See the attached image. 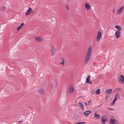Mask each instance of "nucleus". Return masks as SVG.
Instances as JSON below:
<instances>
[{
    "instance_id": "1",
    "label": "nucleus",
    "mask_w": 124,
    "mask_h": 124,
    "mask_svg": "<svg viewBox=\"0 0 124 124\" xmlns=\"http://www.w3.org/2000/svg\"><path fill=\"white\" fill-rule=\"evenodd\" d=\"M92 48L91 46H90L87 49L86 55L84 58V62L85 63H87L90 58L92 52Z\"/></svg>"
},
{
    "instance_id": "2",
    "label": "nucleus",
    "mask_w": 124,
    "mask_h": 124,
    "mask_svg": "<svg viewBox=\"0 0 124 124\" xmlns=\"http://www.w3.org/2000/svg\"><path fill=\"white\" fill-rule=\"evenodd\" d=\"M33 12L32 8L30 7H29L28 9L25 12V15H30V14L32 13Z\"/></svg>"
},
{
    "instance_id": "3",
    "label": "nucleus",
    "mask_w": 124,
    "mask_h": 124,
    "mask_svg": "<svg viewBox=\"0 0 124 124\" xmlns=\"http://www.w3.org/2000/svg\"><path fill=\"white\" fill-rule=\"evenodd\" d=\"M118 122L117 120L114 119H111L109 122L110 124H118Z\"/></svg>"
},
{
    "instance_id": "4",
    "label": "nucleus",
    "mask_w": 124,
    "mask_h": 124,
    "mask_svg": "<svg viewBox=\"0 0 124 124\" xmlns=\"http://www.w3.org/2000/svg\"><path fill=\"white\" fill-rule=\"evenodd\" d=\"M119 80L121 83L123 84L124 83V77L122 75H121L119 78Z\"/></svg>"
},
{
    "instance_id": "5",
    "label": "nucleus",
    "mask_w": 124,
    "mask_h": 124,
    "mask_svg": "<svg viewBox=\"0 0 124 124\" xmlns=\"http://www.w3.org/2000/svg\"><path fill=\"white\" fill-rule=\"evenodd\" d=\"M101 33L100 31H99L97 36L96 40L97 41H98L101 37Z\"/></svg>"
},
{
    "instance_id": "6",
    "label": "nucleus",
    "mask_w": 124,
    "mask_h": 124,
    "mask_svg": "<svg viewBox=\"0 0 124 124\" xmlns=\"http://www.w3.org/2000/svg\"><path fill=\"white\" fill-rule=\"evenodd\" d=\"M106 120V117L105 116H103L101 117V122L103 124H105Z\"/></svg>"
},
{
    "instance_id": "7",
    "label": "nucleus",
    "mask_w": 124,
    "mask_h": 124,
    "mask_svg": "<svg viewBox=\"0 0 124 124\" xmlns=\"http://www.w3.org/2000/svg\"><path fill=\"white\" fill-rule=\"evenodd\" d=\"M121 31L118 30L116 33V38L118 39L120 35Z\"/></svg>"
},
{
    "instance_id": "8",
    "label": "nucleus",
    "mask_w": 124,
    "mask_h": 124,
    "mask_svg": "<svg viewBox=\"0 0 124 124\" xmlns=\"http://www.w3.org/2000/svg\"><path fill=\"white\" fill-rule=\"evenodd\" d=\"M74 88L72 86L70 85L69 87L68 90L69 93H72L74 91Z\"/></svg>"
},
{
    "instance_id": "9",
    "label": "nucleus",
    "mask_w": 124,
    "mask_h": 124,
    "mask_svg": "<svg viewBox=\"0 0 124 124\" xmlns=\"http://www.w3.org/2000/svg\"><path fill=\"white\" fill-rule=\"evenodd\" d=\"M78 105L82 110L84 109V106L81 102H79V103L78 104Z\"/></svg>"
},
{
    "instance_id": "10",
    "label": "nucleus",
    "mask_w": 124,
    "mask_h": 124,
    "mask_svg": "<svg viewBox=\"0 0 124 124\" xmlns=\"http://www.w3.org/2000/svg\"><path fill=\"white\" fill-rule=\"evenodd\" d=\"M35 39L36 40L39 42H41L42 40V39L41 38L38 37H35Z\"/></svg>"
},
{
    "instance_id": "11",
    "label": "nucleus",
    "mask_w": 124,
    "mask_h": 124,
    "mask_svg": "<svg viewBox=\"0 0 124 124\" xmlns=\"http://www.w3.org/2000/svg\"><path fill=\"white\" fill-rule=\"evenodd\" d=\"M123 8L124 7L123 6L122 7L117 11V13L118 14H119L122 11Z\"/></svg>"
},
{
    "instance_id": "12",
    "label": "nucleus",
    "mask_w": 124,
    "mask_h": 124,
    "mask_svg": "<svg viewBox=\"0 0 124 124\" xmlns=\"http://www.w3.org/2000/svg\"><path fill=\"white\" fill-rule=\"evenodd\" d=\"M39 93L41 94H43L44 92V89H40L39 90Z\"/></svg>"
},
{
    "instance_id": "13",
    "label": "nucleus",
    "mask_w": 124,
    "mask_h": 124,
    "mask_svg": "<svg viewBox=\"0 0 124 124\" xmlns=\"http://www.w3.org/2000/svg\"><path fill=\"white\" fill-rule=\"evenodd\" d=\"M112 90L111 89H110L107 90L105 91V92L108 94H110L112 92Z\"/></svg>"
},
{
    "instance_id": "14",
    "label": "nucleus",
    "mask_w": 124,
    "mask_h": 124,
    "mask_svg": "<svg viewBox=\"0 0 124 124\" xmlns=\"http://www.w3.org/2000/svg\"><path fill=\"white\" fill-rule=\"evenodd\" d=\"M85 7L88 10H89L90 8V5L86 3L85 4Z\"/></svg>"
},
{
    "instance_id": "15",
    "label": "nucleus",
    "mask_w": 124,
    "mask_h": 124,
    "mask_svg": "<svg viewBox=\"0 0 124 124\" xmlns=\"http://www.w3.org/2000/svg\"><path fill=\"white\" fill-rule=\"evenodd\" d=\"M91 77V76L90 75H88L87 78H86V83H89V80L90 79V78Z\"/></svg>"
},
{
    "instance_id": "16",
    "label": "nucleus",
    "mask_w": 124,
    "mask_h": 124,
    "mask_svg": "<svg viewBox=\"0 0 124 124\" xmlns=\"http://www.w3.org/2000/svg\"><path fill=\"white\" fill-rule=\"evenodd\" d=\"M91 112L90 111H86L84 112V114L86 116H87Z\"/></svg>"
},
{
    "instance_id": "17",
    "label": "nucleus",
    "mask_w": 124,
    "mask_h": 124,
    "mask_svg": "<svg viewBox=\"0 0 124 124\" xmlns=\"http://www.w3.org/2000/svg\"><path fill=\"white\" fill-rule=\"evenodd\" d=\"M115 99L113 100V101L112 103L110 105L111 106L113 105L115 103V102L117 100V99L116 98V96H115Z\"/></svg>"
},
{
    "instance_id": "18",
    "label": "nucleus",
    "mask_w": 124,
    "mask_h": 124,
    "mask_svg": "<svg viewBox=\"0 0 124 124\" xmlns=\"http://www.w3.org/2000/svg\"><path fill=\"white\" fill-rule=\"evenodd\" d=\"M115 27L117 29H118L119 30H119L120 31H121L122 30V28L121 27L119 26L116 25L115 26Z\"/></svg>"
},
{
    "instance_id": "19",
    "label": "nucleus",
    "mask_w": 124,
    "mask_h": 124,
    "mask_svg": "<svg viewBox=\"0 0 124 124\" xmlns=\"http://www.w3.org/2000/svg\"><path fill=\"white\" fill-rule=\"evenodd\" d=\"M54 48L53 47V46H52L51 47V52L52 55H53L54 54Z\"/></svg>"
},
{
    "instance_id": "20",
    "label": "nucleus",
    "mask_w": 124,
    "mask_h": 124,
    "mask_svg": "<svg viewBox=\"0 0 124 124\" xmlns=\"http://www.w3.org/2000/svg\"><path fill=\"white\" fill-rule=\"evenodd\" d=\"M94 116L97 119H98L100 118L99 115L98 114H96L95 113L94 114Z\"/></svg>"
},
{
    "instance_id": "21",
    "label": "nucleus",
    "mask_w": 124,
    "mask_h": 124,
    "mask_svg": "<svg viewBox=\"0 0 124 124\" xmlns=\"http://www.w3.org/2000/svg\"><path fill=\"white\" fill-rule=\"evenodd\" d=\"M100 90L99 89H98L96 90L95 93L96 94H100Z\"/></svg>"
},
{
    "instance_id": "22",
    "label": "nucleus",
    "mask_w": 124,
    "mask_h": 124,
    "mask_svg": "<svg viewBox=\"0 0 124 124\" xmlns=\"http://www.w3.org/2000/svg\"><path fill=\"white\" fill-rule=\"evenodd\" d=\"M6 8V6L2 7L0 9V10L1 11H3L5 10Z\"/></svg>"
},
{
    "instance_id": "23",
    "label": "nucleus",
    "mask_w": 124,
    "mask_h": 124,
    "mask_svg": "<svg viewBox=\"0 0 124 124\" xmlns=\"http://www.w3.org/2000/svg\"><path fill=\"white\" fill-rule=\"evenodd\" d=\"M62 62H61L60 64L63 65H64L65 64L64 59L63 58H62Z\"/></svg>"
},
{
    "instance_id": "24",
    "label": "nucleus",
    "mask_w": 124,
    "mask_h": 124,
    "mask_svg": "<svg viewBox=\"0 0 124 124\" xmlns=\"http://www.w3.org/2000/svg\"><path fill=\"white\" fill-rule=\"evenodd\" d=\"M85 123V122H83L77 123H76V124H84Z\"/></svg>"
},
{
    "instance_id": "25",
    "label": "nucleus",
    "mask_w": 124,
    "mask_h": 124,
    "mask_svg": "<svg viewBox=\"0 0 124 124\" xmlns=\"http://www.w3.org/2000/svg\"><path fill=\"white\" fill-rule=\"evenodd\" d=\"M119 94L118 93H117L116 94V95L115 96H116V98H119L120 97V96L119 95Z\"/></svg>"
},
{
    "instance_id": "26",
    "label": "nucleus",
    "mask_w": 124,
    "mask_h": 124,
    "mask_svg": "<svg viewBox=\"0 0 124 124\" xmlns=\"http://www.w3.org/2000/svg\"><path fill=\"white\" fill-rule=\"evenodd\" d=\"M121 88H116V89H115L114 90V92H115V91H116V90H118V91H119V90H121Z\"/></svg>"
},
{
    "instance_id": "27",
    "label": "nucleus",
    "mask_w": 124,
    "mask_h": 124,
    "mask_svg": "<svg viewBox=\"0 0 124 124\" xmlns=\"http://www.w3.org/2000/svg\"><path fill=\"white\" fill-rule=\"evenodd\" d=\"M91 101L90 100L88 102V104H89V106L91 104Z\"/></svg>"
},
{
    "instance_id": "28",
    "label": "nucleus",
    "mask_w": 124,
    "mask_h": 124,
    "mask_svg": "<svg viewBox=\"0 0 124 124\" xmlns=\"http://www.w3.org/2000/svg\"><path fill=\"white\" fill-rule=\"evenodd\" d=\"M21 28L22 27L20 26L17 28V30L18 31L19 30L21 29Z\"/></svg>"
},
{
    "instance_id": "29",
    "label": "nucleus",
    "mask_w": 124,
    "mask_h": 124,
    "mask_svg": "<svg viewBox=\"0 0 124 124\" xmlns=\"http://www.w3.org/2000/svg\"><path fill=\"white\" fill-rule=\"evenodd\" d=\"M24 25V23H22L21 24L20 26L22 28V27H23V26Z\"/></svg>"
},
{
    "instance_id": "30",
    "label": "nucleus",
    "mask_w": 124,
    "mask_h": 124,
    "mask_svg": "<svg viewBox=\"0 0 124 124\" xmlns=\"http://www.w3.org/2000/svg\"><path fill=\"white\" fill-rule=\"evenodd\" d=\"M91 93H92L93 94H94V93H95V91L93 90L92 91Z\"/></svg>"
},
{
    "instance_id": "31",
    "label": "nucleus",
    "mask_w": 124,
    "mask_h": 124,
    "mask_svg": "<svg viewBox=\"0 0 124 124\" xmlns=\"http://www.w3.org/2000/svg\"><path fill=\"white\" fill-rule=\"evenodd\" d=\"M66 7L67 10H68L69 9V6L68 5H66Z\"/></svg>"
},
{
    "instance_id": "32",
    "label": "nucleus",
    "mask_w": 124,
    "mask_h": 124,
    "mask_svg": "<svg viewBox=\"0 0 124 124\" xmlns=\"http://www.w3.org/2000/svg\"><path fill=\"white\" fill-rule=\"evenodd\" d=\"M53 84H51L50 86H51V89H52L53 88Z\"/></svg>"
},
{
    "instance_id": "33",
    "label": "nucleus",
    "mask_w": 124,
    "mask_h": 124,
    "mask_svg": "<svg viewBox=\"0 0 124 124\" xmlns=\"http://www.w3.org/2000/svg\"><path fill=\"white\" fill-rule=\"evenodd\" d=\"M23 121H17V122H19V123H22V122H23Z\"/></svg>"
},
{
    "instance_id": "34",
    "label": "nucleus",
    "mask_w": 124,
    "mask_h": 124,
    "mask_svg": "<svg viewBox=\"0 0 124 124\" xmlns=\"http://www.w3.org/2000/svg\"><path fill=\"white\" fill-rule=\"evenodd\" d=\"M85 105L87 106H89V104H87L86 102H85Z\"/></svg>"
},
{
    "instance_id": "35",
    "label": "nucleus",
    "mask_w": 124,
    "mask_h": 124,
    "mask_svg": "<svg viewBox=\"0 0 124 124\" xmlns=\"http://www.w3.org/2000/svg\"><path fill=\"white\" fill-rule=\"evenodd\" d=\"M108 109H109L110 110H114V109H113V108H108Z\"/></svg>"
},
{
    "instance_id": "36",
    "label": "nucleus",
    "mask_w": 124,
    "mask_h": 124,
    "mask_svg": "<svg viewBox=\"0 0 124 124\" xmlns=\"http://www.w3.org/2000/svg\"><path fill=\"white\" fill-rule=\"evenodd\" d=\"M89 83H90V84H92V82H90V81H89Z\"/></svg>"
},
{
    "instance_id": "37",
    "label": "nucleus",
    "mask_w": 124,
    "mask_h": 124,
    "mask_svg": "<svg viewBox=\"0 0 124 124\" xmlns=\"http://www.w3.org/2000/svg\"><path fill=\"white\" fill-rule=\"evenodd\" d=\"M115 10L114 9H113V12H115Z\"/></svg>"
},
{
    "instance_id": "38",
    "label": "nucleus",
    "mask_w": 124,
    "mask_h": 124,
    "mask_svg": "<svg viewBox=\"0 0 124 124\" xmlns=\"http://www.w3.org/2000/svg\"><path fill=\"white\" fill-rule=\"evenodd\" d=\"M108 96L107 95L106 96V98H107Z\"/></svg>"
}]
</instances>
